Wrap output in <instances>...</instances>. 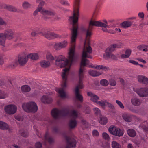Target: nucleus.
Here are the masks:
<instances>
[{
	"label": "nucleus",
	"instance_id": "nucleus-1",
	"mask_svg": "<svg viewBox=\"0 0 148 148\" xmlns=\"http://www.w3.org/2000/svg\"><path fill=\"white\" fill-rule=\"evenodd\" d=\"M80 0H74L73 4V16L70 17L69 19V21L72 22V29L71 30V46L68 52V59L66 58L64 56H59L56 60V64L58 65L60 68L65 67L67 66L69 67L66 68L63 70L62 76L63 81L62 85V88H58L56 91L59 94H65L64 91V88L66 86V81L68 72L72 64L77 61L78 57L77 55L75 54V42L77 35L78 25L77 23L78 21L79 15V7Z\"/></svg>",
	"mask_w": 148,
	"mask_h": 148
},
{
	"label": "nucleus",
	"instance_id": "nucleus-2",
	"mask_svg": "<svg viewBox=\"0 0 148 148\" xmlns=\"http://www.w3.org/2000/svg\"><path fill=\"white\" fill-rule=\"evenodd\" d=\"M85 42L84 43V47L83 48L82 60L80 67L78 71V76L79 78V84H81V80L84 78V67L89 64V60L86 58H92V56L90 55L92 52V49L90 46H85Z\"/></svg>",
	"mask_w": 148,
	"mask_h": 148
},
{
	"label": "nucleus",
	"instance_id": "nucleus-3",
	"mask_svg": "<svg viewBox=\"0 0 148 148\" xmlns=\"http://www.w3.org/2000/svg\"><path fill=\"white\" fill-rule=\"evenodd\" d=\"M69 113V111L65 108H62L60 110L55 108L51 112L52 116L55 119H57L67 115Z\"/></svg>",
	"mask_w": 148,
	"mask_h": 148
},
{
	"label": "nucleus",
	"instance_id": "nucleus-4",
	"mask_svg": "<svg viewBox=\"0 0 148 148\" xmlns=\"http://www.w3.org/2000/svg\"><path fill=\"white\" fill-rule=\"evenodd\" d=\"M94 21H91L89 22V26L86 29L84 27H82L81 30L86 33V38L90 37L92 35L91 31L93 26H94Z\"/></svg>",
	"mask_w": 148,
	"mask_h": 148
},
{
	"label": "nucleus",
	"instance_id": "nucleus-5",
	"mask_svg": "<svg viewBox=\"0 0 148 148\" xmlns=\"http://www.w3.org/2000/svg\"><path fill=\"white\" fill-rule=\"evenodd\" d=\"M108 130L109 132L112 135L119 137L122 136L124 134V132L123 130L114 127H110L108 129Z\"/></svg>",
	"mask_w": 148,
	"mask_h": 148
},
{
	"label": "nucleus",
	"instance_id": "nucleus-6",
	"mask_svg": "<svg viewBox=\"0 0 148 148\" xmlns=\"http://www.w3.org/2000/svg\"><path fill=\"white\" fill-rule=\"evenodd\" d=\"M81 84H79V82L78 84L76 87L75 89V93L76 97L77 99L81 102H82L83 101V97L79 93V88L82 89L84 88L82 84V80H81Z\"/></svg>",
	"mask_w": 148,
	"mask_h": 148
},
{
	"label": "nucleus",
	"instance_id": "nucleus-7",
	"mask_svg": "<svg viewBox=\"0 0 148 148\" xmlns=\"http://www.w3.org/2000/svg\"><path fill=\"white\" fill-rule=\"evenodd\" d=\"M4 109L7 113L11 114H14L16 112L17 108L14 105L9 104L5 106Z\"/></svg>",
	"mask_w": 148,
	"mask_h": 148
},
{
	"label": "nucleus",
	"instance_id": "nucleus-8",
	"mask_svg": "<svg viewBox=\"0 0 148 148\" xmlns=\"http://www.w3.org/2000/svg\"><path fill=\"white\" fill-rule=\"evenodd\" d=\"M41 14L44 16H52L55 15L56 13L54 10L52 9L47 10L42 8L41 12ZM43 19L45 20L49 18L48 17L45 16H43Z\"/></svg>",
	"mask_w": 148,
	"mask_h": 148
},
{
	"label": "nucleus",
	"instance_id": "nucleus-9",
	"mask_svg": "<svg viewBox=\"0 0 148 148\" xmlns=\"http://www.w3.org/2000/svg\"><path fill=\"white\" fill-rule=\"evenodd\" d=\"M65 138L66 141V148H71L75 147L76 142L75 139L66 136H65Z\"/></svg>",
	"mask_w": 148,
	"mask_h": 148
},
{
	"label": "nucleus",
	"instance_id": "nucleus-10",
	"mask_svg": "<svg viewBox=\"0 0 148 148\" xmlns=\"http://www.w3.org/2000/svg\"><path fill=\"white\" fill-rule=\"evenodd\" d=\"M27 55L25 53H23L19 55L18 57V62L20 66H23L27 63L28 61Z\"/></svg>",
	"mask_w": 148,
	"mask_h": 148
},
{
	"label": "nucleus",
	"instance_id": "nucleus-11",
	"mask_svg": "<svg viewBox=\"0 0 148 148\" xmlns=\"http://www.w3.org/2000/svg\"><path fill=\"white\" fill-rule=\"evenodd\" d=\"M122 45L121 43L114 44L110 46L106 50V56H109L110 53L114 51L116 48H120L121 47Z\"/></svg>",
	"mask_w": 148,
	"mask_h": 148
},
{
	"label": "nucleus",
	"instance_id": "nucleus-12",
	"mask_svg": "<svg viewBox=\"0 0 148 148\" xmlns=\"http://www.w3.org/2000/svg\"><path fill=\"white\" fill-rule=\"evenodd\" d=\"M44 36L47 38H60L61 36L59 34L54 32H51L47 30L44 29Z\"/></svg>",
	"mask_w": 148,
	"mask_h": 148
},
{
	"label": "nucleus",
	"instance_id": "nucleus-13",
	"mask_svg": "<svg viewBox=\"0 0 148 148\" xmlns=\"http://www.w3.org/2000/svg\"><path fill=\"white\" fill-rule=\"evenodd\" d=\"M136 92L141 97H146L148 94V88H143L137 89Z\"/></svg>",
	"mask_w": 148,
	"mask_h": 148
},
{
	"label": "nucleus",
	"instance_id": "nucleus-14",
	"mask_svg": "<svg viewBox=\"0 0 148 148\" xmlns=\"http://www.w3.org/2000/svg\"><path fill=\"white\" fill-rule=\"evenodd\" d=\"M6 38L9 40H12L14 38V32L10 29H5L4 33H3Z\"/></svg>",
	"mask_w": 148,
	"mask_h": 148
},
{
	"label": "nucleus",
	"instance_id": "nucleus-15",
	"mask_svg": "<svg viewBox=\"0 0 148 148\" xmlns=\"http://www.w3.org/2000/svg\"><path fill=\"white\" fill-rule=\"evenodd\" d=\"M94 26L102 27V30L104 32H107L106 27L108 25L102 22L98 21H94Z\"/></svg>",
	"mask_w": 148,
	"mask_h": 148
},
{
	"label": "nucleus",
	"instance_id": "nucleus-16",
	"mask_svg": "<svg viewBox=\"0 0 148 148\" xmlns=\"http://www.w3.org/2000/svg\"><path fill=\"white\" fill-rule=\"evenodd\" d=\"M87 95L91 97L90 100L94 103H96L98 101V100L99 99V97L98 96L91 92H88Z\"/></svg>",
	"mask_w": 148,
	"mask_h": 148
},
{
	"label": "nucleus",
	"instance_id": "nucleus-17",
	"mask_svg": "<svg viewBox=\"0 0 148 148\" xmlns=\"http://www.w3.org/2000/svg\"><path fill=\"white\" fill-rule=\"evenodd\" d=\"M138 82L141 83L147 84H148V78L145 76L139 75L137 77Z\"/></svg>",
	"mask_w": 148,
	"mask_h": 148
},
{
	"label": "nucleus",
	"instance_id": "nucleus-18",
	"mask_svg": "<svg viewBox=\"0 0 148 148\" xmlns=\"http://www.w3.org/2000/svg\"><path fill=\"white\" fill-rule=\"evenodd\" d=\"M44 29H39L32 31L31 33V35L32 36L34 37L36 35L38 34L44 36Z\"/></svg>",
	"mask_w": 148,
	"mask_h": 148
},
{
	"label": "nucleus",
	"instance_id": "nucleus-19",
	"mask_svg": "<svg viewBox=\"0 0 148 148\" xmlns=\"http://www.w3.org/2000/svg\"><path fill=\"white\" fill-rule=\"evenodd\" d=\"M29 106V112L35 113L37 112L38 107L35 103L33 102H30Z\"/></svg>",
	"mask_w": 148,
	"mask_h": 148
},
{
	"label": "nucleus",
	"instance_id": "nucleus-20",
	"mask_svg": "<svg viewBox=\"0 0 148 148\" xmlns=\"http://www.w3.org/2000/svg\"><path fill=\"white\" fill-rule=\"evenodd\" d=\"M41 101L45 104H49L52 102V99L51 97L48 96L43 95L41 99Z\"/></svg>",
	"mask_w": 148,
	"mask_h": 148
},
{
	"label": "nucleus",
	"instance_id": "nucleus-21",
	"mask_svg": "<svg viewBox=\"0 0 148 148\" xmlns=\"http://www.w3.org/2000/svg\"><path fill=\"white\" fill-rule=\"evenodd\" d=\"M122 117L126 122H130L132 121V115L129 114L124 113L122 115Z\"/></svg>",
	"mask_w": 148,
	"mask_h": 148
},
{
	"label": "nucleus",
	"instance_id": "nucleus-22",
	"mask_svg": "<svg viewBox=\"0 0 148 148\" xmlns=\"http://www.w3.org/2000/svg\"><path fill=\"white\" fill-rule=\"evenodd\" d=\"M131 102L132 104L136 106H138L140 105L141 103V101L139 99L134 98L132 99Z\"/></svg>",
	"mask_w": 148,
	"mask_h": 148
},
{
	"label": "nucleus",
	"instance_id": "nucleus-23",
	"mask_svg": "<svg viewBox=\"0 0 148 148\" xmlns=\"http://www.w3.org/2000/svg\"><path fill=\"white\" fill-rule=\"evenodd\" d=\"M48 133L46 132L44 136L45 140L47 141L50 144H52L54 142V139L52 137L48 136Z\"/></svg>",
	"mask_w": 148,
	"mask_h": 148
},
{
	"label": "nucleus",
	"instance_id": "nucleus-24",
	"mask_svg": "<svg viewBox=\"0 0 148 148\" xmlns=\"http://www.w3.org/2000/svg\"><path fill=\"white\" fill-rule=\"evenodd\" d=\"M6 38L3 33H0V45L4 47Z\"/></svg>",
	"mask_w": 148,
	"mask_h": 148
},
{
	"label": "nucleus",
	"instance_id": "nucleus-25",
	"mask_svg": "<svg viewBox=\"0 0 148 148\" xmlns=\"http://www.w3.org/2000/svg\"><path fill=\"white\" fill-rule=\"evenodd\" d=\"M132 23L131 21H125L121 24V26L123 28H126L131 26Z\"/></svg>",
	"mask_w": 148,
	"mask_h": 148
},
{
	"label": "nucleus",
	"instance_id": "nucleus-26",
	"mask_svg": "<svg viewBox=\"0 0 148 148\" xmlns=\"http://www.w3.org/2000/svg\"><path fill=\"white\" fill-rule=\"evenodd\" d=\"M139 127L142 129L145 132L148 131L147 124L146 121H145L141 123L139 125Z\"/></svg>",
	"mask_w": 148,
	"mask_h": 148
},
{
	"label": "nucleus",
	"instance_id": "nucleus-27",
	"mask_svg": "<svg viewBox=\"0 0 148 148\" xmlns=\"http://www.w3.org/2000/svg\"><path fill=\"white\" fill-rule=\"evenodd\" d=\"M88 73L91 76L94 77H97L101 74V73L95 70L89 71Z\"/></svg>",
	"mask_w": 148,
	"mask_h": 148
},
{
	"label": "nucleus",
	"instance_id": "nucleus-28",
	"mask_svg": "<svg viewBox=\"0 0 148 148\" xmlns=\"http://www.w3.org/2000/svg\"><path fill=\"white\" fill-rule=\"evenodd\" d=\"M77 123L75 119H71L69 123V126L70 129L74 128L77 125Z\"/></svg>",
	"mask_w": 148,
	"mask_h": 148
},
{
	"label": "nucleus",
	"instance_id": "nucleus-29",
	"mask_svg": "<svg viewBox=\"0 0 148 148\" xmlns=\"http://www.w3.org/2000/svg\"><path fill=\"white\" fill-rule=\"evenodd\" d=\"M28 58H30L32 60H36L39 58V56L37 53H32L27 55Z\"/></svg>",
	"mask_w": 148,
	"mask_h": 148
},
{
	"label": "nucleus",
	"instance_id": "nucleus-30",
	"mask_svg": "<svg viewBox=\"0 0 148 148\" xmlns=\"http://www.w3.org/2000/svg\"><path fill=\"white\" fill-rule=\"evenodd\" d=\"M108 122V119L106 117H101L99 119V123L102 125H106Z\"/></svg>",
	"mask_w": 148,
	"mask_h": 148
},
{
	"label": "nucleus",
	"instance_id": "nucleus-31",
	"mask_svg": "<svg viewBox=\"0 0 148 148\" xmlns=\"http://www.w3.org/2000/svg\"><path fill=\"white\" fill-rule=\"evenodd\" d=\"M9 128V126L6 123L0 121V129L5 130H7Z\"/></svg>",
	"mask_w": 148,
	"mask_h": 148
},
{
	"label": "nucleus",
	"instance_id": "nucleus-32",
	"mask_svg": "<svg viewBox=\"0 0 148 148\" xmlns=\"http://www.w3.org/2000/svg\"><path fill=\"white\" fill-rule=\"evenodd\" d=\"M127 132L129 136L132 137H135L136 134L135 131L131 129H128L127 131Z\"/></svg>",
	"mask_w": 148,
	"mask_h": 148
},
{
	"label": "nucleus",
	"instance_id": "nucleus-33",
	"mask_svg": "<svg viewBox=\"0 0 148 148\" xmlns=\"http://www.w3.org/2000/svg\"><path fill=\"white\" fill-rule=\"evenodd\" d=\"M40 64L42 67L46 68L49 67L50 65L49 62L46 60H43L40 62Z\"/></svg>",
	"mask_w": 148,
	"mask_h": 148
},
{
	"label": "nucleus",
	"instance_id": "nucleus-34",
	"mask_svg": "<svg viewBox=\"0 0 148 148\" xmlns=\"http://www.w3.org/2000/svg\"><path fill=\"white\" fill-rule=\"evenodd\" d=\"M6 9L13 12H16L17 11V9L15 7L9 5H7Z\"/></svg>",
	"mask_w": 148,
	"mask_h": 148
},
{
	"label": "nucleus",
	"instance_id": "nucleus-35",
	"mask_svg": "<svg viewBox=\"0 0 148 148\" xmlns=\"http://www.w3.org/2000/svg\"><path fill=\"white\" fill-rule=\"evenodd\" d=\"M31 90L30 87L27 85H25L22 86L21 87V90L23 92H29Z\"/></svg>",
	"mask_w": 148,
	"mask_h": 148
},
{
	"label": "nucleus",
	"instance_id": "nucleus-36",
	"mask_svg": "<svg viewBox=\"0 0 148 148\" xmlns=\"http://www.w3.org/2000/svg\"><path fill=\"white\" fill-rule=\"evenodd\" d=\"M31 5L28 2L25 1L23 2L22 6L23 8L25 10H27L31 7Z\"/></svg>",
	"mask_w": 148,
	"mask_h": 148
},
{
	"label": "nucleus",
	"instance_id": "nucleus-37",
	"mask_svg": "<svg viewBox=\"0 0 148 148\" xmlns=\"http://www.w3.org/2000/svg\"><path fill=\"white\" fill-rule=\"evenodd\" d=\"M22 107L23 109L25 111L27 112H29V103H24L23 104Z\"/></svg>",
	"mask_w": 148,
	"mask_h": 148
},
{
	"label": "nucleus",
	"instance_id": "nucleus-38",
	"mask_svg": "<svg viewBox=\"0 0 148 148\" xmlns=\"http://www.w3.org/2000/svg\"><path fill=\"white\" fill-rule=\"evenodd\" d=\"M112 148H121V145L115 141H113L112 142Z\"/></svg>",
	"mask_w": 148,
	"mask_h": 148
},
{
	"label": "nucleus",
	"instance_id": "nucleus-39",
	"mask_svg": "<svg viewBox=\"0 0 148 148\" xmlns=\"http://www.w3.org/2000/svg\"><path fill=\"white\" fill-rule=\"evenodd\" d=\"M107 101L106 100H102L100 101H98L96 103L99 106H101L102 108H105L106 103Z\"/></svg>",
	"mask_w": 148,
	"mask_h": 148
},
{
	"label": "nucleus",
	"instance_id": "nucleus-40",
	"mask_svg": "<svg viewBox=\"0 0 148 148\" xmlns=\"http://www.w3.org/2000/svg\"><path fill=\"white\" fill-rule=\"evenodd\" d=\"M42 7L40 6H38L36 9L34 11L33 13V15L34 16H36L38 12H40L41 13V12L42 10Z\"/></svg>",
	"mask_w": 148,
	"mask_h": 148
},
{
	"label": "nucleus",
	"instance_id": "nucleus-41",
	"mask_svg": "<svg viewBox=\"0 0 148 148\" xmlns=\"http://www.w3.org/2000/svg\"><path fill=\"white\" fill-rule=\"evenodd\" d=\"M100 84L103 86H106L108 85V80L106 79H102L100 81Z\"/></svg>",
	"mask_w": 148,
	"mask_h": 148
},
{
	"label": "nucleus",
	"instance_id": "nucleus-42",
	"mask_svg": "<svg viewBox=\"0 0 148 148\" xmlns=\"http://www.w3.org/2000/svg\"><path fill=\"white\" fill-rule=\"evenodd\" d=\"M7 97L6 94L5 92L0 90V99H3Z\"/></svg>",
	"mask_w": 148,
	"mask_h": 148
},
{
	"label": "nucleus",
	"instance_id": "nucleus-43",
	"mask_svg": "<svg viewBox=\"0 0 148 148\" xmlns=\"http://www.w3.org/2000/svg\"><path fill=\"white\" fill-rule=\"evenodd\" d=\"M7 24V22L0 16V25L6 26Z\"/></svg>",
	"mask_w": 148,
	"mask_h": 148
},
{
	"label": "nucleus",
	"instance_id": "nucleus-44",
	"mask_svg": "<svg viewBox=\"0 0 148 148\" xmlns=\"http://www.w3.org/2000/svg\"><path fill=\"white\" fill-rule=\"evenodd\" d=\"M102 136L104 139L108 140H109L110 138L109 135L106 132L102 133Z\"/></svg>",
	"mask_w": 148,
	"mask_h": 148
},
{
	"label": "nucleus",
	"instance_id": "nucleus-45",
	"mask_svg": "<svg viewBox=\"0 0 148 148\" xmlns=\"http://www.w3.org/2000/svg\"><path fill=\"white\" fill-rule=\"evenodd\" d=\"M94 113L96 115H98L100 114V109L97 108H95L93 109Z\"/></svg>",
	"mask_w": 148,
	"mask_h": 148
},
{
	"label": "nucleus",
	"instance_id": "nucleus-46",
	"mask_svg": "<svg viewBox=\"0 0 148 148\" xmlns=\"http://www.w3.org/2000/svg\"><path fill=\"white\" fill-rule=\"evenodd\" d=\"M59 44L61 49L66 47L67 44V41L66 40H64L62 42L59 43Z\"/></svg>",
	"mask_w": 148,
	"mask_h": 148
},
{
	"label": "nucleus",
	"instance_id": "nucleus-47",
	"mask_svg": "<svg viewBox=\"0 0 148 148\" xmlns=\"http://www.w3.org/2000/svg\"><path fill=\"white\" fill-rule=\"evenodd\" d=\"M71 116H73L74 119H75L78 116V114L77 113V112L74 110H73L71 112Z\"/></svg>",
	"mask_w": 148,
	"mask_h": 148
},
{
	"label": "nucleus",
	"instance_id": "nucleus-48",
	"mask_svg": "<svg viewBox=\"0 0 148 148\" xmlns=\"http://www.w3.org/2000/svg\"><path fill=\"white\" fill-rule=\"evenodd\" d=\"M84 112L86 114H89L90 113L91 110L90 108L88 107H85L84 108Z\"/></svg>",
	"mask_w": 148,
	"mask_h": 148
},
{
	"label": "nucleus",
	"instance_id": "nucleus-49",
	"mask_svg": "<svg viewBox=\"0 0 148 148\" xmlns=\"http://www.w3.org/2000/svg\"><path fill=\"white\" fill-rule=\"evenodd\" d=\"M116 103L119 106L120 108L122 109H123L124 108V106L123 105L122 102L118 100L116 101Z\"/></svg>",
	"mask_w": 148,
	"mask_h": 148
},
{
	"label": "nucleus",
	"instance_id": "nucleus-50",
	"mask_svg": "<svg viewBox=\"0 0 148 148\" xmlns=\"http://www.w3.org/2000/svg\"><path fill=\"white\" fill-rule=\"evenodd\" d=\"M106 56L113 60H116L117 59L116 56L111 53H110L109 56Z\"/></svg>",
	"mask_w": 148,
	"mask_h": 148
},
{
	"label": "nucleus",
	"instance_id": "nucleus-51",
	"mask_svg": "<svg viewBox=\"0 0 148 148\" xmlns=\"http://www.w3.org/2000/svg\"><path fill=\"white\" fill-rule=\"evenodd\" d=\"M46 58L48 60L50 61H52L54 60L53 56L51 55H47L46 56Z\"/></svg>",
	"mask_w": 148,
	"mask_h": 148
},
{
	"label": "nucleus",
	"instance_id": "nucleus-52",
	"mask_svg": "<svg viewBox=\"0 0 148 148\" xmlns=\"http://www.w3.org/2000/svg\"><path fill=\"white\" fill-rule=\"evenodd\" d=\"M15 118L19 121H22L23 120V118L19 115H15L14 116Z\"/></svg>",
	"mask_w": 148,
	"mask_h": 148
},
{
	"label": "nucleus",
	"instance_id": "nucleus-53",
	"mask_svg": "<svg viewBox=\"0 0 148 148\" xmlns=\"http://www.w3.org/2000/svg\"><path fill=\"white\" fill-rule=\"evenodd\" d=\"M42 147V145L41 143L39 142H37L35 143V148H41Z\"/></svg>",
	"mask_w": 148,
	"mask_h": 148
},
{
	"label": "nucleus",
	"instance_id": "nucleus-54",
	"mask_svg": "<svg viewBox=\"0 0 148 148\" xmlns=\"http://www.w3.org/2000/svg\"><path fill=\"white\" fill-rule=\"evenodd\" d=\"M21 136L23 137H27L29 134V133L27 131H23L21 133Z\"/></svg>",
	"mask_w": 148,
	"mask_h": 148
},
{
	"label": "nucleus",
	"instance_id": "nucleus-55",
	"mask_svg": "<svg viewBox=\"0 0 148 148\" xmlns=\"http://www.w3.org/2000/svg\"><path fill=\"white\" fill-rule=\"evenodd\" d=\"M60 3L61 4L63 5H68L69 4L67 1L64 0H61L60 1Z\"/></svg>",
	"mask_w": 148,
	"mask_h": 148
},
{
	"label": "nucleus",
	"instance_id": "nucleus-56",
	"mask_svg": "<svg viewBox=\"0 0 148 148\" xmlns=\"http://www.w3.org/2000/svg\"><path fill=\"white\" fill-rule=\"evenodd\" d=\"M116 84V81L113 79H111L110 81V84L112 86H115Z\"/></svg>",
	"mask_w": 148,
	"mask_h": 148
},
{
	"label": "nucleus",
	"instance_id": "nucleus-57",
	"mask_svg": "<svg viewBox=\"0 0 148 148\" xmlns=\"http://www.w3.org/2000/svg\"><path fill=\"white\" fill-rule=\"evenodd\" d=\"M54 48L57 50H60L61 49L59 43L55 44L54 45Z\"/></svg>",
	"mask_w": 148,
	"mask_h": 148
},
{
	"label": "nucleus",
	"instance_id": "nucleus-58",
	"mask_svg": "<svg viewBox=\"0 0 148 148\" xmlns=\"http://www.w3.org/2000/svg\"><path fill=\"white\" fill-rule=\"evenodd\" d=\"M92 134L93 136H98L99 135V133L97 130H95L92 132Z\"/></svg>",
	"mask_w": 148,
	"mask_h": 148
},
{
	"label": "nucleus",
	"instance_id": "nucleus-59",
	"mask_svg": "<svg viewBox=\"0 0 148 148\" xmlns=\"http://www.w3.org/2000/svg\"><path fill=\"white\" fill-rule=\"evenodd\" d=\"M129 62L135 65H138V64H139L137 62L133 60H129Z\"/></svg>",
	"mask_w": 148,
	"mask_h": 148
},
{
	"label": "nucleus",
	"instance_id": "nucleus-60",
	"mask_svg": "<svg viewBox=\"0 0 148 148\" xmlns=\"http://www.w3.org/2000/svg\"><path fill=\"white\" fill-rule=\"evenodd\" d=\"M131 53V50L130 49H127L126 50L125 54L129 57Z\"/></svg>",
	"mask_w": 148,
	"mask_h": 148
},
{
	"label": "nucleus",
	"instance_id": "nucleus-61",
	"mask_svg": "<svg viewBox=\"0 0 148 148\" xmlns=\"http://www.w3.org/2000/svg\"><path fill=\"white\" fill-rule=\"evenodd\" d=\"M106 103L107 104L108 106L111 109H114V106L111 103L107 101Z\"/></svg>",
	"mask_w": 148,
	"mask_h": 148
},
{
	"label": "nucleus",
	"instance_id": "nucleus-62",
	"mask_svg": "<svg viewBox=\"0 0 148 148\" xmlns=\"http://www.w3.org/2000/svg\"><path fill=\"white\" fill-rule=\"evenodd\" d=\"M7 5L5 4H0V9L4 8L5 9H6Z\"/></svg>",
	"mask_w": 148,
	"mask_h": 148
},
{
	"label": "nucleus",
	"instance_id": "nucleus-63",
	"mask_svg": "<svg viewBox=\"0 0 148 148\" xmlns=\"http://www.w3.org/2000/svg\"><path fill=\"white\" fill-rule=\"evenodd\" d=\"M101 69L104 71H108L109 70V68L108 67L103 65V67H102Z\"/></svg>",
	"mask_w": 148,
	"mask_h": 148
},
{
	"label": "nucleus",
	"instance_id": "nucleus-64",
	"mask_svg": "<svg viewBox=\"0 0 148 148\" xmlns=\"http://www.w3.org/2000/svg\"><path fill=\"white\" fill-rule=\"evenodd\" d=\"M121 57L122 58H127L129 57L128 56H127L125 54L121 55Z\"/></svg>",
	"mask_w": 148,
	"mask_h": 148
}]
</instances>
